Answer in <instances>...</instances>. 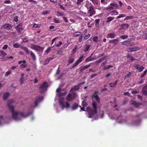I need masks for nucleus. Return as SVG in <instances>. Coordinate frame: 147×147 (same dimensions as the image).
Here are the masks:
<instances>
[{"instance_id":"1","label":"nucleus","mask_w":147,"mask_h":147,"mask_svg":"<svg viewBox=\"0 0 147 147\" xmlns=\"http://www.w3.org/2000/svg\"><path fill=\"white\" fill-rule=\"evenodd\" d=\"M13 100H10L7 102V106L9 107V108L11 111V114H12V117L16 121L18 120L17 115L20 114L21 116L23 117H28L29 115L32 114V112H28V113L26 114L23 112H20L18 111H15L14 110V107L12 106V104L13 102Z\"/></svg>"},{"instance_id":"2","label":"nucleus","mask_w":147,"mask_h":147,"mask_svg":"<svg viewBox=\"0 0 147 147\" xmlns=\"http://www.w3.org/2000/svg\"><path fill=\"white\" fill-rule=\"evenodd\" d=\"M92 106L93 109L90 108L89 107H87V110L88 113V117L90 118L92 117L94 114L97 113L96 104L94 101L92 103Z\"/></svg>"},{"instance_id":"3","label":"nucleus","mask_w":147,"mask_h":147,"mask_svg":"<svg viewBox=\"0 0 147 147\" xmlns=\"http://www.w3.org/2000/svg\"><path fill=\"white\" fill-rule=\"evenodd\" d=\"M76 97H77L76 94L74 92H71L68 94V95L66 98V99L67 101L70 102L74 100Z\"/></svg>"},{"instance_id":"4","label":"nucleus","mask_w":147,"mask_h":147,"mask_svg":"<svg viewBox=\"0 0 147 147\" xmlns=\"http://www.w3.org/2000/svg\"><path fill=\"white\" fill-rule=\"evenodd\" d=\"M47 87L48 84H47V82H43L39 87L40 92L41 93H43L47 90Z\"/></svg>"},{"instance_id":"5","label":"nucleus","mask_w":147,"mask_h":147,"mask_svg":"<svg viewBox=\"0 0 147 147\" xmlns=\"http://www.w3.org/2000/svg\"><path fill=\"white\" fill-rule=\"evenodd\" d=\"M59 104L60 107H61L62 110L65 108H68L70 106V105L68 102H65L63 100H59Z\"/></svg>"},{"instance_id":"6","label":"nucleus","mask_w":147,"mask_h":147,"mask_svg":"<svg viewBox=\"0 0 147 147\" xmlns=\"http://www.w3.org/2000/svg\"><path fill=\"white\" fill-rule=\"evenodd\" d=\"M88 10V12L86 15L89 17L91 16L95 13V11H94V7L93 6Z\"/></svg>"},{"instance_id":"7","label":"nucleus","mask_w":147,"mask_h":147,"mask_svg":"<svg viewBox=\"0 0 147 147\" xmlns=\"http://www.w3.org/2000/svg\"><path fill=\"white\" fill-rule=\"evenodd\" d=\"M85 83V82H83L81 83H80L78 84L77 85H75L74 86L73 88H72L70 89V91H69V92H71L73 90H74V91H77L79 90V86H80L81 85L84 84Z\"/></svg>"},{"instance_id":"8","label":"nucleus","mask_w":147,"mask_h":147,"mask_svg":"<svg viewBox=\"0 0 147 147\" xmlns=\"http://www.w3.org/2000/svg\"><path fill=\"white\" fill-rule=\"evenodd\" d=\"M134 67H135L136 69L138 70L139 72H140L143 71L144 69V67L142 66H140L138 64L135 65H134Z\"/></svg>"},{"instance_id":"9","label":"nucleus","mask_w":147,"mask_h":147,"mask_svg":"<svg viewBox=\"0 0 147 147\" xmlns=\"http://www.w3.org/2000/svg\"><path fill=\"white\" fill-rule=\"evenodd\" d=\"M98 93V91H95L94 93H93V95H92V98H94L96 100V102L99 103L100 102V98L97 95Z\"/></svg>"},{"instance_id":"10","label":"nucleus","mask_w":147,"mask_h":147,"mask_svg":"<svg viewBox=\"0 0 147 147\" xmlns=\"http://www.w3.org/2000/svg\"><path fill=\"white\" fill-rule=\"evenodd\" d=\"M43 100V97L42 96L37 97L35 101V107H36L37 106L38 102Z\"/></svg>"},{"instance_id":"11","label":"nucleus","mask_w":147,"mask_h":147,"mask_svg":"<svg viewBox=\"0 0 147 147\" xmlns=\"http://www.w3.org/2000/svg\"><path fill=\"white\" fill-rule=\"evenodd\" d=\"M139 50V48L137 47H129L127 49V51L128 52H132L136 51Z\"/></svg>"},{"instance_id":"12","label":"nucleus","mask_w":147,"mask_h":147,"mask_svg":"<svg viewBox=\"0 0 147 147\" xmlns=\"http://www.w3.org/2000/svg\"><path fill=\"white\" fill-rule=\"evenodd\" d=\"M12 26L10 24H5L1 27V28L9 30H10L12 28Z\"/></svg>"},{"instance_id":"13","label":"nucleus","mask_w":147,"mask_h":147,"mask_svg":"<svg viewBox=\"0 0 147 147\" xmlns=\"http://www.w3.org/2000/svg\"><path fill=\"white\" fill-rule=\"evenodd\" d=\"M22 26L23 24L22 23H21L16 26V29L18 32H21L23 30V28H22Z\"/></svg>"},{"instance_id":"14","label":"nucleus","mask_w":147,"mask_h":147,"mask_svg":"<svg viewBox=\"0 0 147 147\" xmlns=\"http://www.w3.org/2000/svg\"><path fill=\"white\" fill-rule=\"evenodd\" d=\"M31 49L35 50L37 51H41V47L38 45H31Z\"/></svg>"},{"instance_id":"15","label":"nucleus","mask_w":147,"mask_h":147,"mask_svg":"<svg viewBox=\"0 0 147 147\" xmlns=\"http://www.w3.org/2000/svg\"><path fill=\"white\" fill-rule=\"evenodd\" d=\"M90 66V64L88 65H87L85 66H82L80 67V72H82L83 71H84L85 69L89 68Z\"/></svg>"},{"instance_id":"16","label":"nucleus","mask_w":147,"mask_h":147,"mask_svg":"<svg viewBox=\"0 0 147 147\" xmlns=\"http://www.w3.org/2000/svg\"><path fill=\"white\" fill-rule=\"evenodd\" d=\"M122 45L128 46H131L133 43L129 40H126L122 42Z\"/></svg>"},{"instance_id":"17","label":"nucleus","mask_w":147,"mask_h":147,"mask_svg":"<svg viewBox=\"0 0 147 147\" xmlns=\"http://www.w3.org/2000/svg\"><path fill=\"white\" fill-rule=\"evenodd\" d=\"M142 93L145 96L147 95V85L144 86L142 88Z\"/></svg>"},{"instance_id":"18","label":"nucleus","mask_w":147,"mask_h":147,"mask_svg":"<svg viewBox=\"0 0 147 147\" xmlns=\"http://www.w3.org/2000/svg\"><path fill=\"white\" fill-rule=\"evenodd\" d=\"M54 58H47V59H45V61L44 63V65H47L49 62L53 60Z\"/></svg>"},{"instance_id":"19","label":"nucleus","mask_w":147,"mask_h":147,"mask_svg":"<svg viewBox=\"0 0 147 147\" xmlns=\"http://www.w3.org/2000/svg\"><path fill=\"white\" fill-rule=\"evenodd\" d=\"M20 48H21V49L25 51L26 53V54L28 55L30 53V51H31L29 50V49L27 48H26V47L21 46V47H20Z\"/></svg>"},{"instance_id":"20","label":"nucleus","mask_w":147,"mask_h":147,"mask_svg":"<svg viewBox=\"0 0 147 147\" xmlns=\"http://www.w3.org/2000/svg\"><path fill=\"white\" fill-rule=\"evenodd\" d=\"M118 82V80H117L115 81L114 83H111L109 84V86L111 87L112 88H114L115 87V86L117 85V83Z\"/></svg>"},{"instance_id":"21","label":"nucleus","mask_w":147,"mask_h":147,"mask_svg":"<svg viewBox=\"0 0 147 147\" xmlns=\"http://www.w3.org/2000/svg\"><path fill=\"white\" fill-rule=\"evenodd\" d=\"M79 106H80L78 105V103H74L72 105V107H71V109H72V110H74L77 109Z\"/></svg>"},{"instance_id":"22","label":"nucleus","mask_w":147,"mask_h":147,"mask_svg":"<svg viewBox=\"0 0 147 147\" xmlns=\"http://www.w3.org/2000/svg\"><path fill=\"white\" fill-rule=\"evenodd\" d=\"M129 25L127 24H121L120 26L123 29H127L129 26Z\"/></svg>"},{"instance_id":"23","label":"nucleus","mask_w":147,"mask_h":147,"mask_svg":"<svg viewBox=\"0 0 147 147\" xmlns=\"http://www.w3.org/2000/svg\"><path fill=\"white\" fill-rule=\"evenodd\" d=\"M92 5L90 2L89 1L86 2L85 6L88 9H89V8L91 7H92Z\"/></svg>"},{"instance_id":"24","label":"nucleus","mask_w":147,"mask_h":147,"mask_svg":"<svg viewBox=\"0 0 147 147\" xmlns=\"http://www.w3.org/2000/svg\"><path fill=\"white\" fill-rule=\"evenodd\" d=\"M119 42V40L117 39L112 40L109 41V43H112L114 44V46L118 44Z\"/></svg>"},{"instance_id":"25","label":"nucleus","mask_w":147,"mask_h":147,"mask_svg":"<svg viewBox=\"0 0 147 147\" xmlns=\"http://www.w3.org/2000/svg\"><path fill=\"white\" fill-rule=\"evenodd\" d=\"M106 58H107V56H104L103 57H102L101 58L99 59L98 61H96V64L98 63H100L101 62L105 60V59H106Z\"/></svg>"},{"instance_id":"26","label":"nucleus","mask_w":147,"mask_h":147,"mask_svg":"<svg viewBox=\"0 0 147 147\" xmlns=\"http://www.w3.org/2000/svg\"><path fill=\"white\" fill-rule=\"evenodd\" d=\"M30 56L32 57L33 61H35L36 57L34 53L32 51H30Z\"/></svg>"},{"instance_id":"27","label":"nucleus","mask_w":147,"mask_h":147,"mask_svg":"<svg viewBox=\"0 0 147 147\" xmlns=\"http://www.w3.org/2000/svg\"><path fill=\"white\" fill-rule=\"evenodd\" d=\"M92 54L91 55V56L87 58L86 60H85V62H88L93 60L94 59L93 58L91 57H92Z\"/></svg>"},{"instance_id":"28","label":"nucleus","mask_w":147,"mask_h":147,"mask_svg":"<svg viewBox=\"0 0 147 147\" xmlns=\"http://www.w3.org/2000/svg\"><path fill=\"white\" fill-rule=\"evenodd\" d=\"M9 96V93L8 92H6L3 94V98L4 100L7 99V98Z\"/></svg>"},{"instance_id":"29","label":"nucleus","mask_w":147,"mask_h":147,"mask_svg":"<svg viewBox=\"0 0 147 147\" xmlns=\"http://www.w3.org/2000/svg\"><path fill=\"white\" fill-rule=\"evenodd\" d=\"M7 55V54L4 52L3 50H0V57H4Z\"/></svg>"},{"instance_id":"30","label":"nucleus","mask_w":147,"mask_h":147,"mask_svg":"<svg viewBox=\"0 0 147 147\" xmlns=\"http://www.w3.org/2000/svg\"><path fill=\"white\" fill-rule=\"evenodd\" d=\"M132 104L137 108L140 105V104L138 102H137L136 101L133 102Z\"/></svg>"},{"instance_id":"31","label":"nucleus","mask_w":147,"mask_h":147,"mask_svg":"<svg viewBox=\"0 0 147 147\" xmlns=\"http://www.w3.org/2000/svg\"><path fill=\"white\" fill-rule=\"evenodd\" d=\"M115 18L114 17H108L107 18V22H109L113 20Z\"/></svg>"},{"instance_id":"32","label":"nucleus","mask_w":147,"mask_h":147,"mask_svg":"<svg viewBox=\"0 0 147 147\" xmlns=\"http://www.w3.org/2000/svg\"><path fill=\"white\" fill-rule=\"evenodd\" d=\"M24 73H22L21 74V77L20 78V82L21 85H22L23 84V79H24Z\"/></svg>"},{"instance_id":"33","label":"nucleus","mask_w":147,"mask_h":147,"mask_svg":"<svg viewBox=\"0 0 147 147\" xmlns=\"http://www.w3.org/2000/svg\"><path fill=\"white\" fill-rule=\"evenodd\" d=\"M90 47V45H86L85 46V49H84V52H86L89 49Z\"/></svg>"},{"instance_id":"34","label":"nucleus","mask_w":147,"mask_h":147,"mask_svg":"<svg viewBox=\"0 0 147 147\" xmlns=\"http://www.w3.org/2000/svg\"><path fill=\"white\" fill-rule=\"evenodd\" d=\"M82 61H75V63H74V64L73 65V66H72V68H73L75 67L76 66L78 65L79 63L81 62Z\"/></svg>"},{"instance_id":"35","label":"nucleus","mask_w":147,"mask_h":147,"mask_svg":"<svg viewBox=\"0 0 147 147\" xmlns=\"http://www.w3.org/2000/svg\"><path fill=\"white\" fill-rule=\"evenodd\" d=\"M111 15H116L118 14V13L116 10H113L111 12Z\"/></svg>"},{"instance_id":"36","label":"nucleus","mask_w":147,"mask_h":147,"mask_svg":"<svg viewBox=\"0 0 147 147\" xmlns=\"http://www.w3.org/2000/svg\"><path fill=\"white\" fill-rule=\"evenodd\" d=\"M82 105L83 107H86L87 106V103L84 100L82 101Z\"/></svg>"},{"instance_id":"37","label":"nucleus","mask_w":147,"mask_h":147,"mask_svg":"<svg viewBox=\"0 0 147 147\" xmlns=\"http://www.w3.org/2000/svg\"><path fill=\"white\" fill-rule=\"evenodd\" d=\"M95 5H97L98 4V0H90Z\"/></svg>"},{"instance_id":"38","label":"nucleus","mask_w":147,"mask_h":147,"mask_svg":"<svg viewBox=\"0 0 147 147\" xmlns=\"http://www.w3.org/2000/svg\"><path fill=\"white\" fill-rule=\"evenodd\" d=\"M80 33L79 32H75L74 35V37H77V36H80Z\"/></svg>"},{"instance_id":"39","label":"nucleus","mask_w":147,"mask_h":147,"mask_svg":"<svg viewBox=\"0 0 147 147\" xmlns=\"http://www.w3.org/2000/svg\"><path fill=\"white\" fill-rule=\"evenodd\" d=\"M115 36V34L114 33H109L108 34L107 37H114Z\"/></svg>"},{"instance_id":"40","label":"nucleus","mask_w":147,"mask_h":147,"mask_svg":"<svg viewBox=\"0 0 147 147\" xmlns=\"http://www.w3.org/2000/svg\"><path fill=\"white\" fill-rule=\"evenodd\" d=\"M125 16V15L124 14H119V16H118L116 18L117 19H119L121 18L124 17Z\"/></svg>"},{"instance_id":"41","label":"nucleus","mask_w":147,"mask_h":147,"mask_svg":"<svg viewBox=\"0 0 147 147\" xmlns=\"http://www.w3.org/2000/svg\"><path fill=\"white\" fill-rule=\"evenodd\" d=\"M14 48H17L20 47V45L18 43L14 44H13Z\"/></svg>"},{"instance_id":"42","label":"nucleus","mask_w":147,"mask_h":147,"mask_svg":"<svg viewBox=\"0 0 147 147\" xmlns=\"http://www.w3.org/2000/svg\"><path fill=\"white\" fill-rule=\"evenodd\" d=\"M133 18L132 16H126L125 18L124 19V20H127L129 19H131Z\"/></svg>"},{"instance_id":"43","label":"nucleus","mask_w":147,"mask_h":147,"mask_svg":"<svg viewBox=\"0 0 147 147\" xmlns=\"http://www.w3.org/2000/svg\"><path fill=\"white\" fill-rule=\"evenodd\" d=\"M74 61V59L72 58L71 57H70L69 58V63H71Z\"/></svg>"},{"instance_id":"44","label":"nucleus","mask_w":147,"mask_h":147,"mask_svg":"<svg viewBox=\"0 0 147 147\" xmlns=\"http://www.w3.org/2000/svg\"><path fill=\"white\" fill-rule=\"evenodd\" d=\"M26 67V64L25 63H23L21 64L20 65V67L22 68H25Z\"/></svg>"},{"instance_id":"45","label":"nucleus","mask_w":147,"mask_h":147,"mask_svg":"<svg viewBox=\"0 0 147 147\" xmlns=\"http://www.w3.org/2000/svg\"><path fill=\"white\" fill-rule=\"evenodd\" d=\"M100 19H96L95 20V21L96 22V26H98L99 23V22Z\"/></svg>"},{"instance_id":"46","label":"nucleus","mask_w":147,"mask_h":147,"mask_svg":"<svg viewBox=\"0 0 147 147\" xmlns=\"http://www.w3.org/2000/svg\"><path fill=\"white\" fill-rule=\"evenodd\" d=\"M67 91H65V92H64V93H60V94H59V96H65V95H66V94H67Z\"/></svg>"},{"instance_id":"47","label":"nucleus","mask_w":147,"mask_h":147,"mask_svg":"<svg viewBox=\"0 0 147 147\" xmlns=\"http://www.w3.org/2000/svg\"><path fill=\"white\" fill-rule=\"evenodd\" d=\"M111 72H108L107 73L106 75L105 76V77H106L107 78H108L109 77L111 76Z\"/></svg>"},{"instance_id":"48","label":"nucleus","mask_w":147,"mask_h":147,"mask_svg":"<svg viewBox=\"0 0 147 147\" xmlns=\"http://www.w3.org/2000/svg\"><path fill=\"white\" fill-rule=\"evenodd\" d=\"M26 60H24L23 61H18V64H20L22 63H26Z\"/></svg>"},{"instance_id":"49","label":"nucleus","mask_w":147,"mask_h":147,"mask_svg":"<svg viewBox=\"0 0 147 147\" xmlns=\"http://www.w3.org/2000/svg\"><path fill=\"white\" fill-rule=\"evenodd\" d=\"M97 75V74L96 73L91 75V76H90V79H92L93 78L96 76Z\"/></svg>"},{"instance_id":"50","label":"nucleus","mask_w":147,"mask_h":147,"mask_svg":"<svg viewBox=\"0 0 147 147\" xmlns=\"http://www.w3.org/2000/svg\"><path fill=\"white\" fill-rule=\"evenodd\" d=\"M131 72H129L125 76V78H129L130 77Z\"/></svg>"},{"instance_id":"51","label":"nucleus","mask_w":147,"mask_h":147,"mask_svg":"<svg viewBox=\"0 0 147 147\" xmlns=\"http://www.w3.org/2000/svg\"><path fill=\"white\" fill-rule=\"evenodd\" d=\"M39 26H40V25L39 24H34L33 27L34 28H36L39 27Z\"/></svg>"},{"instance_id":"52","label":"nucleus","mask_w":147,"mask_h":147,"mask_svg":"<svg viewBox=\"0 0 147 147\" xmlns=\"http://www.w3.org/2000/svg\"><path fill=\"white\" fill-rule=\"evenodd\" d=\"M83 58V55H82L80 57V58H79V59L77 60V61H80V62H82V59Z\"/></svg>"},{"instance_id":"53","label":"nucleus","mask_w":147,"mask_h":147,"mask_svg":"<svg viewBox=\"0 0 147 147\" xmlns=\"http://www.w3.org/2000/svg\"><path fill=\"white\" fill-rule=\"evenodd\" d=\"M92 40H93V41L96 42L98 41V37H93Z\"/></svg>"},{"instance_id":"54","label":"nucleus","mask_w":147,"mask_h":147,"mask_svg":"<svg viewBox=\"0 0 147 147\" xmlns=\"http://www.w3.org/2000/svg\"><path fill=\"white\" fill-rule=\"evenodd\" d=\"M77 1L76 3V4L77 5H79L80 4V3L82 2L83 1V0H77Z\"/></svg>"},{"instance_id":"55","label":"nucleus","mask_w":147,"mask_h":147,"mask_svg":"<svg viewBox=\"0 0 147 147\" xmlns=\"http://www.w3.org/2000/svg\"><path fill=\"white\" fill-rule=\"evenodd\" d=\"M62 44V42L61 41H59V43L57 44L56 45V46L57 47H59Z\"/></svg>"},{"instance_id":"56","label":"nucleus","mask_w":147,"mask_h":147,"mask_svg":"<svg viewBox=\"0 0 147 147\" xmlns=\"http://www.w3.org/2000/svg\"><path fill=\"white\" fill-rule=\"evenodd\" d=\"M138 93V91L135 90H134L131 91V93L132 94H136Z\"/></svg>"},{"instance_id":"57","label":"nucleus","mask_w":147,"mask_h":147,"mask_svg":"<svg viewBox=\"0 0 147 147\" xmlns=\"http://www.w3.org/2000/svg\"><path fill=\"white\" fill-rule=\"evenodd\" d=\"M50 51V47H48L47 49V50H45V53L47 54L49 53V51Z\"/></svg>"},{"instance_id":"58","label":"nucleus","mask_w":147,"mask_h":147,"mask_svg":"<svg viewBox=\"0 0 147 147\" xmlns=\"http://www.w3.org/2000/svg\"><path fill=\"white\" fill-rule=\"evenodd\" d=\"M11 73V71L9 70V71H7L6 74H5V76H8Z\"/></svg>"},{"instance_id":"59","label":"nucleus","mask_w":147,"mask_h":147,"mask_svg":"<svg viewBox=\"0 0 147 147\" xmlns=\"http://www.w3.org/2000/svg\"><path fill=\"white\" fill-rule=\"evenodd\" d=\"M130 94V93L129 92H124V95L125 96H129Z\"/></svg>"},{"instance_id":"60","label":"nucleus","mask_w":147,"mask_h":147,"mask_svg":"<svg viewBox=\"0 0 147 147\" xmlns=\"http://www.w3.org/2000/svg\"><path fill=\"white\" fill-rule=\"evenodd\" d=\"M79 107L80 108L81 110L84 111H86V110H85V108H84L85 107H81V106H80Z\"/></svg>"},{"instance_id":"61","label":"nucleus","mask_w":147,"mask_h":147,"mask_svg":"<svg viewBox=\"0 0 147 147\" xmlns=\"http://www.w3.org/2000/svg\"><path fill=\"white\" fill-rule=\"evenodd\" d=\"M101 2L102 3H103L104 5H106L107 3V2L105 1V0H101Z\"/></svg>"},{"instance_id":"62","label":"nucleus","mask_w":147,"mask_h":147,"mask_svg":"<svg viewBox=\"0 0 147 147\" xmlns=\"http://www.w3.org/2000/svg\"><path fill=\"white\" fill-rule=\"evenodd\" d=\"M7 45H4V46L3 47V48H2V49H3V50H5L7 49Z\"/></svg>"},{"instance_id":"63","label":"nucleus","mask_w":147,"mask_h":147,"mask_svg":"<svg viewBox=\"0 0 147 147\" xmlns=\"http://www.w3.org/2000/svg\"><path fill=\"white\" fill-rule=\"evenodd\" d=\"M14 21L15 22H17L18 21V17L17 16H15L13 19Z\"/></svg>"},{"instance_id":"64","label":"nucleus","mask_w":147,"mask_h":147,"mask_svg":"<svg viewBox=\"0 0 147 147\" xmlns=\"http://www.w3.org/2000/svg\"><path fill=\"white\" fill-rule=\"evenodd\" d=\"M57 13L58 15H59V16H62L63 15V14L61 12H60L59 11H58L57 12Z\"/></svg>"}]
</instances>
